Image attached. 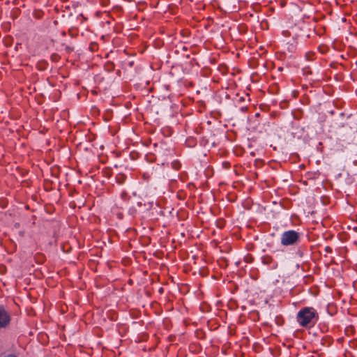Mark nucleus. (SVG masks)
I'll use <instances>...</instances> for the list:
<instances>
[{
    "label": "nucleus",
    "instance_id": "obj_2",
    "mask_svg": "<svg viewBox=\"0 0 357 357\" xmlns=\"http://www.w3.org/2000/svg\"><path fill=\"white\" fill-rule=\"evenodd\" d=\"M299 237L298 233L295 231L290 230L282 234L281 237V243L284 245H289L295 243Z\"/></svg>",
    "mask_w": 357,
    "mask_h": 357
},
{
    "label": "nucleus",
    "instance_id": "obj_3",
    "mask_svg": "<svg viewBox=\"0 0 357 357\" xmlns=\"http://www.w3.org/2000/svg\"><path fill=\"white\" fill-rule=\"evenodd\" d=\"M9 317L4 309L0 307V328L5 327L9 323Z\"/></svg>",
    "mask_w": 357,
    "mask_h": 357
},
{
    "label": "nucleus",
    "instance_id": "obj_1",
    "mask_svg": "<svg viewBox=\"0 0 357 357\" xmlns=\"http://www.w3.org/2000/svg\"><path fill=\"white\" fill-rule=\"evenodd\" d=\"M297 320L301 326H307L316 320V312L312 307H305L298 312Z\"/></svg>",
    "mask_w": 357,
    "mask_h": 357
},
{
    "label": "nucleus",
    "instance_id": "obj_4",
    "mask_svg": "<svg viewBox=\"0 0 357 357\" xmlns=\"http://www.w3.org/2000/svg\"><path fill=\"white\" fill-rule=\"evenodd\" d=\"M6 357H16V356H14V355H8V356H6Z\"/></svg>",
    "mask_w": 357,
    "mask_h": 357
}]
</instances>
